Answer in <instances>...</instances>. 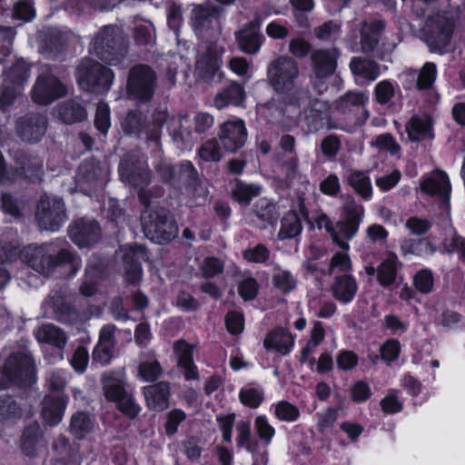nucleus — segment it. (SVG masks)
Returning a JSON list of instances; mask_svg holds the SVG:
<instances>
[{
    "instance_id": "57",
    "label": "nucleus",
    "mask_w": 465,
    "mask_h": 465,
    "mask_svg": "<svg viewBox=\"0 0 465 465\" xmlns=\"http://www.w3.org/2000/svg\"><path fill=\"white\" fill-rule=\"evenodd\" d=\"M165 431L168 436L175 434L179 425L186 419V413L180 409H173L166 415Z\"/></svg>"
},
{
    "instance_id": "38",
    "label": "nucleus",
    "mask_w": 465,
    "mask_h": 465,
    "mask_svg": "<svg viewBox=\"0 0 465 465\" xmlns=\"http://www.w3.org/2000/svg\"><path fill=\"white\" fill-rule=\"evenodd\" d=\"M58 117L65 124H74L86 118L85 109L74 101H68L58 108Z\"/></svg>"
},
{
    "instance_id": "42",
    "label": "nucleus",
    "mask_w": 465,
    "mask_h": 465,
    "mask_svg": "<svg viewBox=\"0 0 465 465\" xmlns=\"http://www.w3.org/2000/svg\"><path fill=\"white\" fill-rule=\"evenodd\" d=\"M94 428V420L85 412H77L71 418V432L79 439L84 438L93 431Z\"/></svg>"
},
{
    "instance_id": "8",
    "label": "nucleus",
    "mask_w": 465,
    "mask_h": 465,
    "mask_svg": "<svg viewBox=\"0 0 465 465\" xmlns=\"http://www.w3.org/2000/svg\"><path fill=\"white\" fill-rule=\"evenodd\" d=\"M167 121V129L173 140L180 148H186L192 144V134L187 128V119L180 117H172L168 119L165 112H158L153 116V127L152 130L146 129L147 136L152 141H158L161 135V126Z\"/></svg>"
},
{
    "instance_id": "61",
    "label": "nucleus",
    "mask_w": 465,
    "mask_h": 465,
    "mask_svg": "<svg viewBox=\"0 0 465 465\" xmlns=\"http://www.w3.org/2000/svg\"><path fill=\"white\" fill-rule=\"evenodd\" d=\"M223 270V262L214 257L205 258L201 264V272L204 277L211 278L222 272Z\"/></svg>"
},
{
    "instance_id": "28",
    "label": "nucleus",
    "mask_w": 465,
    "mask_h": 465,
    "mask_svg": "<svg viewBox=\"0 0 465 465\" xmlns=\"http://www.w3.org/2000/svg\"><path fill=\"white\" fill-rule=\"evenodd\" d=\"M263 343L266 349L285 355L292 350L294 342L288 330L278 328L268 333Z\"/></svg>"
},
{
    "instance_id": "21",
    "label": "nucleus",
    "mask_w": 465,
    "mask_h": 465,
    "mask_svg": "<svg viewBox=\"0 0 465 465\" xmlns=\"http://www.w3.org/2000/svg\"><path fill=\"white\" fill-rule=\"evenodd\" d=\"M123 253L125 279L130 283L139 282L142 278V268L138 260L144 257L142 246L125 245L120 251Z\"/></svg>"
},
{
    "instance_id": "62",
    "label": "nucleus",
    "mask_w": 465,
    "mask_h": 465,
    "mask_svg": "<svg viewBox=\"0 0 465 465\" xmlns=\"http://www.w3.org/2000/svg\"><path fill=\"white\" fill-rule=\"evenodd\" d=\"M270 252L262 244H258L253 248L245 250L243 257L245 260L251 262H264L269 258Z\"/></svg>"
},
{
    "instance_id": "20",
    "label": "nucleus",
    "mask_w": 465,
    "mask_h": 465,
    "mask_svg": "<svg viewBox=\"0 0 465 465\" xmlns=\"http://www.w3.org/2000/svg\"><path fill=\"white\" fill-rule=\"evenodd\" d=\"M260 21L253 20L244 25L235 33L239 48L246 54H255L262 44V35L259 33Z\"/></svg>"
},
{
    "instance_id": "32",
    "label": "nucleus",
    "mask_w": 465,
    "mask_h": 465,
    "mask_svg": "<svg viewBox=\"0 0 465 465\" xmlns=\"http://www.w3.org/2000/svg\"><path fill=\"white\" fill-rule=\"evenodd\" d=\"M45 125L44 118L31 116L19 124L18 133L23 140L33 143L44 134Z\"/></svg>"
},
{
    "instance_id": "3",
    "label": "nucleus",
    "mask_w": 465,
    "mask_h": 465,
    "mask_svg": "<svg viewBox=\"0 0 465 465\" xmlns=\"http://www.w3.org/2000/svg\"><path fill=\"white\" fill-rule=\"evenodd\" d=\"M35 369L30 353L23 350L13 353L0 371V387L9 384L27 386L35 382Z\"/></svg>"
},
{
    "instance_id": "13",
    "label": "nucleus",
    "mask_w": 465,
    "mask_h": 465,
    "mask_svg": "<svg viewBox=\"0 0 465 465\" xmlns=\"http://www.w3.org/2000/svg\"><path fill=\"white\" fill-rule=\"evenodd\" d=\"M117 28L105 26L94 41V50L96 55L110 65L121 64L123 55L115 51Z\"/></svg>"
},
{
    "instance_id": "54",
    "label": "nucleus",
    "mask_w": 465,
    "mask_h": 465,
    "mask_svg": "<svg viewBox=\"0 0 465 465\" xmlns=\"http://www.w3.org/2000/svg\"><path fill=\"white\" fill-rule=\"evenodd\" d=\"M347 252L348 251L342 250L332 256L329 265V273L331 274L338 272H347L351 271V262Z\"/></svg>"
},
{
    "instance_id": "58",
    "label": "nucleus",
    "mask_w": 465,
    "mask_h": 465,
    "mask_svg": "<svg viewBox=\"0 0 465 465\" xmlns=\"http://www.w3.org/2000/svg\"><path fill=\"white\" fill-rule=\"evenodd\" d=\"M96 128L103 134H106L111 126L109 106L104 103H99L94 119Z\"/></svg>"
},
{
    "instance_id": "4",
    "label": "nucleus",
    "mask_w": 465,
    "mask_h": 465,
    "mask_svg": "<svg viewBox=\"0 0 465 465\" xmlns=\"http://www.w3.org/2000/svg\"><path fill=\"white\" fill-rule=\"evenodd\" d=\"M141 220L146 237L158 243L169 242L178 234L176 223L165 210H146Z\"/></svg>"
},
{
    "instance_id": "29",
    "label": "nucleus",
    "mask_w": 465,
    "mask_h": 465,
    "mask_svg": "<svg viewBox=\"0 0 465 465\" xmlns=\"http://www.w3.org/2000/svg\"><path fill=\"white\" fill-rule=\"evenodd\" d=\"M36 340L41 343L52 344L62 349L66 343L65 333L54 324H42L34 331Z\"/></svg>"
},
{
    "instance_id": "18",
    "label": "nucleus",
    "mask_w": 465,
    "mask_h": 465,
    "mask_svg": "<svg viewBox=\"0 0 465 465\" xmlns=\"http://www.w3.org/2000/svg\"><path fill=\"white\" fill-rule=\"evenodd\" d=\"M119 173L123 182L132 186L143 188L148 184L150 174L147 168L141 160L133 161L129 157H125L120 163Z\"/></svg>"
},
{
    "instance_id": "41",
    "label": "nucleus",
    "mask_w": 465,
    "mask_h": 465,
    "mask_svg": "<svg viewBox=\"0 0 465 465\" xmlns=\"http://www.w3.org/2000/svg\"><path fill=\"white\" fill-rule=\"evenodd\" d=\"M349 184L364 200H370L372 196L371 179L366 173L361 171L352 172L348 177Z\"/></svg>"
},
{
    "instance_id": "51",
    "label": "nucleus",
    "mask_w": 465,
    "mask_h": 465,
    "mask_svg": "<svg viewBox=\"0 0 465 465\" xmlns=\"http://www.w3.org/2000/svg\"><path fill=\"white\" fill-rule=\"evenodd\" d=\"M436 75V64L430 62L426 63L417 75L416 87L420 90L430 88L434 83Z\"/></svg>"
},
{
    "instance_id": "2",
    "label": "nucleus",
    "mask_w": 465,
    "mask_h": 465,
    "mask_svg": "<svg viewBox=\"0 0 465 465\" xmlns=\"http://www.w3.org/2000/svg\"><path fill=\"white\" fill-rule=\"evenodd\" d=\"M53 244L42 246L29 245L18 252V245L11 242H0V263L10 262L19 253L23 262L27 263L35 272L47 275L58 265L69 266L74 272L81 267V260L72 252L62 249L57 257Z\"/></svg>"
},
{
    "instance_id": "46",
    "label": "nucleus",
    "mask_w": 465,
    "mask_h": 465,
    "mask_svg": "<svg viewBox=\"0 0 465 465\" xmlns=\"http://www.w3.org/2000/svg\"><path fill=\"white\" fill-rule=\"evenodd\" d=\"M273 286L282 293H288L296 288L297 282L292 273L287 270L278 268L272 275Z\"/></svg>"
},
{
    "instance_id": "19",
    "label": "nucleus",
    "mask_w": 465,
    "mask_h": 465,
    "mask_svg": "<svg viewBox=\"0 0 465 465\" xmlns=\"http://www.w3.org/2000/svg\"><path fill=\"white\" fill-rule=\"evenodd\" d=\"M369 101V94L367 92H347L343 95H341L339 99L336 100L334 108L330 107V115L331 122L338 125L337 129H344L340 124L335 122L336 112H349L351 113L353 109H362L364 110L365 104ZM328 127L327 123L323 125V127Z\"/></svg>"
},
{
    "instance_id": "64",
    "label": "nucleus",
    "mask_w": 465,
    "mask_h": 465,
    "mask_svg": "<svg viewBox=\"0 0 465 465\" xmlns=\"http://www.w3.org/2000/svg\"><path fill=\"white\" fill-rule=\"evenodd\" d=\"M142 118L137 112H130L122 122V128L126 134H138L141 131Z\"/></svg>"
},
{
    "instance_id": "22",
    "label": "nucleus",
    "mask_w": 465,
    "mask_h": 465,
    "mask_svg": "<svg viewBox=\"0 0 465 465\" xmlns=\"http://www.w3.org/2000/svg\"><path fill=\"white\" fill-rule=\"evenodd\" d=\"M217 10L212 6H196L193 9L191 25L198 36L217 27Z\"/></svg>"
},
{
    "instance_id": "39",
    "label": "nucleus",
    "mask_w": 465,
    "mask_h": 465,
    "mask_svg": "<svg viewBox=\"0 0 465 465\" xmlns=\"http://www.w3.org/2000/svg\"><path fill=\"white\" fill-rule=\"evenodd\" d=\"M162 373V367L154 356H141L138 377L144 382L157 380Z\"/></svg>"
},
{
    "instance_id": "36",
    "label": "nucleus",
    "mask_w": 465,
    "mask_h": 465,
    "mask_svg": "<svg viewBox=\"0 0 465 465\" xmlns=\"http://www.w3.org/2000/svg\"><path fill=\"white\" fill-rule=\"evenodd\" d=\"M224 53V46L221 44H213L197 60V68L207 72H213L220 66L221 57Z\"/></svg>"
},
{
    "instance_id": "44",
    "label": "nucleus",
    "mask_w": 465,
    "mask_h": 465,
    "mask_svg": "<svg viewBox=\"0 0 465 465\" xmlns=\"http://www.w3.org/2000/svg\"><path fill=\"white\" fill-rule=\"evenodd\" d=\"M397 256L390 255L380 264L377 270V277L381 285L388 286L394 282L397 272Z\"/></svg>"
},
{
    "instance_id": "60",
    "label": "nucleus",
    "mask_w": 465,
    "mask_h": 465,
    "mask_svg": "<svg viewBox=\"0 0 465 465\" xmlns=\"http://www.w3.org/2000/svg\"><path fill=\"white\" fill-rule=\"evenodd\" d=\"M289 51L293 56L303 58L310 53L311 45L302 37H295L289 42Z\"/></svg>"
},
{
    "instance_id": "52",
    "label": "nucleus",
    "mask_w": 465,
    "mask_h": 465,
    "mask_svg": "<svg viewBox=\"0 0 465 465\" xmlns=\"http://www.w3.org/2000/svg\"><path fill=\"white\" fill-rule=\"evenodd\" d=\"M254 213L257 219L267 223H272L277 214L276 206L265 198L257 202Z\"/></svg>"
},
{
    "instance_id": "9",
    "label": "nucleus",
    "mask_w": 465,
    "mask_h": 465,
    "mask_svg": "<svg viewBox=\"0 0 465 465\" xmlns=\"http://www.w3.org/2000/svg\"><path fill=\"white\" fill-rule=\"evenodd\" d=\"M104 396L111 401L117 403L118 409L130 418H134L140 412V406L134 401L131 394L124 389L122 378L114 374H105L103 377Z\"/></svg>"
},
{
    "instance_id": "55",
    "label": "nucleus",
    "mask_w": 465,
    "mask_h": 465,
    "mask_svg": "<svg viewBox=\"0 0 465 465\" xmlns=\"http://www.w3.org/2000/svg\"><path fill=\"white\" fill-rule=\"evenodd\" d=\"M376 101L381 104L389 103L395 94V86L389 80L379 82L374 90Z\"/></svg>"
},
{
    "instance_id": "14",
    "label": "nucleus",
    "mask_w": 465,
    "mask_h": 465,
    "mask_svg": "<svg viewBox=\"0 0 465 465\" xmlns=\"http://www.w3.org/2000/svg\"><path fill=\"white\" fill-rule=\"evenodd\" d=\"M420 190L431 196H437L443 201L447 210V222L450 224V210L448 201L450 194V183L447 174L437 171L427 177H424L420 183Z\"/></svg>"
},
{
    "instance_id": "6",
    "label": "nucleus",
    "mask_w": 465,
    "mask_h": 465,
    "mask_svg": "<svg viewBox=\"0 0 465 465\" xmlns=\"http://www.w3.org/2000/svg\"><path fill=\"white\" fill-rule=\"evenodd\" d=\"M155 84V73L149 66L143 64L134 66L127 79V95L132 100L148 102L153 95Z\"/></svg>"
},
{
    "instance_id": "43",
    "label": "nucleus",
    "mask_w": 465,
    "mask_h": 465,
    "mask_svg": "<svg viewBox=\"0 0 465 465\" xmlns=\"http://www.w3.org/2000/svg\"><path fill=\"white\" fill-rule=\"evenodd\" d=\"M21 416L20 403L10 396H0V421L12 422Z\"/></svg>"
},
{
    "instance_id": "53",
    "label": "nucleus",
    "mask_w": 465,
    "mask_h": 465,
    "mask_svg": "<svg viewBox=\"0 0 465 465\" xmlns=\"http://www.w3.org/2000/svg\"><path fill=\"white\" fill-rule=\"evenodd\" d=\"M371 145L377 148L379 151H387L391 155H397L400 153V145L389 134H382L375 137L371 142Z\"/></svg>"
},
{
    "instance_id": "15",
    "label": "nucleus",
    "mask_w": 465,
    "mask_h": 465,
    "mask_svg": "<svg viewBox=\"0 0 465 465\" xmlns=\"http://www.w3.org/2000/svg\"><path fill=\"white\" fill-rule=\"evenodd\" d=\"M69 235L78 247H90L100 240L101 230L94 220L79 219L71 226Z\"/></svg>"
},
{
    "instance_id": "34",
    "label": "nucleus",
    "mask_w": 465,
    "mask_h": 465,
    "mask_svg": "<svg viewBox=\"0 0 465 465\" xmlns=\"http://www.w3.org/2000/svg\"><path fill=\"white\" fill-rule=\"evenodd\" d=\"M381 29V25L380 22L371 24L361 23L360 45L356 44L354 46H352V49L354 51L361 50L362 52L372 51L378 44Z\"/></svg>"
},
{
    "instance_id": "37",
    "label": "nucleus",
    "mask_w": 465,
    "mask_h": 465,
    "mask_svg": "<svg viewBox=\"0 0 465 465\" xmlns=\"http://www.w3.org/2000/svg\"><path fill=\"white\" fill-rule=\"evenodd\" d=\"M302 231L301 219L295 212L287 213L281 221V228L278 232L280 240L294 238Z\"/></svg>"
},
{
    "instance_id": "25",
    "label": "nucleus",
    "mask_w": 465,
    "mask_h": 465,
    "mask_svg": "<svg viewBox=\"0 0 465 465\" xmlns=\"http://www.w3.org/2000/svg\"><path fill=\"white\" fill-rule=\"evenodd\" d=\"M147 406L156 411L165 410L169 405L170 387L166 382H159L143 388Z\"/></svg>"
},
{
    "instance_id": "10",
    "label": "nucleus",
    "mask_w": 465,
    "mask_h": 465,
    "mask_svg": "<svg viewBox=\"0 0 465 465\" xmlns=\"http://www.w3.org/2000/svg\"><path fill=\"white\" fill-rule=\"evenodd\" d=\"M452 30L453 23L450 19L437 16L427 22L423 37L431 51L443 53L450 45Z\"/></svg>"
},
{
    "instance_id": "35",
    "label": "nucleus",
    "mask_w": 465,
    "mask_h": 465,
    "mask_svg": "<svg viewBox=\"0 0 465 465\" xmlns=\"http://www.w3.org/2000/svg\"><path fill=\"white\" fill-rule=\"evenodd\" d=\"M45 441L37 424L28 427L22 437V449L28 456H35L45 450Z\"/></svg>"
},
{
    "instance_id": "17",
    "label": "nucleus",
    "mask_w": 465,
    "mask_h": 465,
    "mask_svg": "<svg viewBox=\"0 0 465 465\" xmlns=\"http://www.w3.org/2000/svg\"><path fill=\"white\" fill-rule=\"evenodd\" d=\"M65 94V87L53 75H41L32 92L33 100L39 104H47Z\"/></svg>"
},
{
    "instance_id": "23",
    "label": "nucleus",
    "mask_w": 465,
    "mask_h": 465,
    "mask_svg": "<svg viewBox=\"0 0 465 465\" xmlns=\"http://www.w3.org/2000/svg\"><path fill=\"white\" fill-rule=\"evenodd\" d=\"M64 394L47 395L43 401L42 416L48 425H55L62 420L67 404Z\"/></svg>"
},
{
    "instance_id": "40",
    "label": "nucleus",
    "mask_w": 465,
    "mask_h": 465,
    "mask_svg": "<svg viewBox=\"0 0 465 465\" xmlns=\"http://www.w3.org/2000/svg\"><path fill=\"white\" fill-rule=\"evenodd\" d=\"M401 251L404 255L412 254L423 257L433 254L436 248L428 239H408L402 242Z\"/></svg>"
},
{
    "instance_id": "50",
    "label": "nucleus",
    "mask_w": 465,
    "mask_h": 465,
    "mask_svg": "<svg viewBox=\"0 0 465 465\" xmlns=\"http://www.w3.org/2000/svg\"><path fill=\"white\" fill-rule=\"evenodd\" d=\"M254 429L261 440L269 445L275 436V429L264 415H259L254 420Z\"/></svg>"
},
{
    "instance_id": "63",
    "label": "nucleus",
    "mask_w": 465,
    "mask_h": 465,
    "mask_svg": "<svg viewBox=\"0 0 465 465\" xmlns=\"http://www.w3.org/2000/svg\"><path fill=\"white\" fill-rule=\"evenodd\" d=\"M336 362L340 370L351 371L358 364V356L353 351H342L338 354Z\"/></svg>"
},
{
    "instance_id": "45",
    "label": "nucleus",
    "mask_w": 465,
    "mask_h": 465,
    "mask_svg": "<svg viewBox=\"0 0 465 465\" xmlns=\"http://www.w3.org/2000/svg\"><path fill=\"white\" fill-rule=\"evenodd\" d=\"M262 186L257 183H245L238 181L232 189L233 198L241 203H248L262 193Z\"/></svg>"
},
{
    "instance_id": "12",
    "label": "nucleus",
    "mask_w": 465,
    "mask_h": 465,
    "mask_svg": "<svg viewBox=\"0 0 465 465\" xmlns=\"http://www.w3.org/2000/svg\"><path fill=\"white\" fill-rule=\"evenodd\" d=\"M219 139L227 152L234 153L242 148L247 140V129L243 120L233 118L222 124Z\"/></svg>"
},
{
    "instance_id": "16",
    "label": "nucleus",
    "mask_w": 465,
    "mask_h": 465,
    "mask_svg": "<svg viewBox=\"0 0 465 465\" xmlns=\"http://www.w3.org/2000/svg\"><path fill=\"white\" fill-rule=\"evenodd\" d=\"M29 77L25 63L18 62L5 74V86L0 95V105L5 108L12 104L19 94V88L23 82Z\"/></svg>"
},
{
    "instance_id": "1",
    "label": "nucleus",
    "mask_w": 465,
    "mask_h": 465,
    "mask_svg": "<svg viewBox=\"0 0 465 465\" xmlns=\"http://www.w3.org/2000/svg\"><path fill=\"white\" fill-rule=\"evenodd\" d=\"M299 68L295 60L282 55L268 65V78L274 90L282 94L286 105L285 113L298 114L312 133L323 128L327 123L329 128H338L331 122L330 107L326 101L311 98L305 90L297 88Z\"/></svg>"
},
{
    "instance_id": "48",
    "label": "nucleus",
    "mask_w": 465,
    "mask_h": 465,
    "mask_svg": "<svg viewBox=\"0 0 465 465\" xmlns=\"http://www.w3.org/2000/svg\"><path fill=\"white\" fill-rule=\"evenodd\" d=\"M274 416L282 421L294 422L300 417V411L292 403L282 401L274 405Z\"/></svg>"
},
{
    "instance_id": "27",
    "label": "nucleus",
    "mask_w": 465,
    "mask_h": 465,
    "mask_svg": "<svg viewBox=\"0 0 465 465\" xmlns=\"http://www.w3.org/2000/svg\"><path fill=\"white\" fill-rule=\"evenodd\" d=\"M336 56L334 50H319L312 54L314 73L319 81L333 74L336 67Z\"/></svg>"
},
{
    "instance_id": "24",
    "label": "nucleus",
    "mask_w": 465,
    "mask_h": 465,
    "mask_svg": "<svg viewBox=\"0 0 465 465\" xmlns=\"http://www.w3.org/2000/svg\"><path fill=\"white\" fill-rule=\"evenodd\" d=\"M173 351L178 361V365L183 371L186 380H198V369L193 361V348L184 341H177L173 344Z\"/></svg>"
},
{
    "instance_id": "30",
    "label": "nucleus",
    "mask_w": 465,
    "mask_h": 465,
    "mask_svg": "<svg viewBox=\"0 0 465 465\" xmlns=\"http://www.w3.org/2000/svg\"><path fill=\"white\" fill-rule=\"evenodd\" d=\"M406 131L411 141L432 138V123L428 115L413 116L406 124Z\"/></svg>"
},
{
    "instance_id": "56",
    "label": "nucleus",
    "mask_w": 465,
    "mask_h": 465,
    "mask_svg": "<svg viewBox=\"0 0 465 465\" xmlns=\"http://www.w3.org/2000/svg\"><path fill=\"white\" fill-rule=\"evenodd\" d=\"M413 282L415 288L422 292L429 293L433 288V275L432 272L428 269H422L419 271L414 278Z\"/></svg>"
},
{
    "instance_id": "11",
    "label": "nucleus",
    "mask_w": 465,
    "mask_h": 465,
    "mask_svg": "<svg viewBox=\"0 0 465 465\" xmlns=\"http://www.w3.org/2000/svg\"><path fill=\"white\" fill-rule=\"evenodd\" d=\"M36 219L42 229L57 231L65 220L63 201L58 197L42 196L37 205Z\"/></svg>"
},
{
    "instance_id": "31",
    "label": "nucleus",
    "mask_w": 465,
    "mask_h": 465,
    "mask_svg": "<svg viewBox=\"0 0 465 465\" xmlns=\"http://www.w3.org/2000/svg\"><path fill=\"white\" fill-rule=\"evenodd\" d=\"M244 97L243 88L240 84L233 83L218 93L214 97L213 103L217 109L222 110L230 104L241 105Z\"/></svg>"
},
{
    "instance_id": "7",
    "label": "nucleus",
    "mask_w": 465,
    "mask_h": 465,
    "mask_svg": "<svg viewBox=\"0 0 465 465\" xmlns=\"http://www.w3.org/2000/svg\"><path fill=\"white\" fill-rule=\"evenodd\" d=\"M345 220L333 226L331 236L341 250L348 251L350 246L346 241L351 240L357 234L364 215V208L351 201L345 205Z\"/></svg>"
},
{
    "instance_id": "26",
    "label": "nucleus",
    "mask_w": 465,
    "mask_h": 465,
    "mask_svg": "<svg viewBox=\"0 0 465 465\" xmlns=\"http://www.w3.org/2000/svg\"><path fill=\"white\" fill-rule=\"evenodd\" d=\"M350 67L358 84L373 82L381 74L379 64L367 59L353 58L351 61Z\"/></svg>"
},
{
    "instance_id": "33",
    "label": "nucleus",
    "mask_w": 465,
    "mask_h": 465,
    "mask_svg": "<svg viewBox=\"0 0 465 465\" xmlns=\"http://www.w3.org/2000/svg\"><path fill=\"white\" fill-rule=\"evenodd\" d=\"M358 290L354 278L349 275L337 277L332 284L333 296L342 303L351 302Z\"/></svg>"
},
{
    "instance_id": "49",
    "label": "nucleus",
    "mask_w": 465,
    "mask_h": 465,
    "mask_svg": "<svg viewBox=\"0 0 465 465\" xmlns=\"http://www.w3.org/2000/svg\"><path fill=\"white\" fill-rule=\"evenodd\" d=\"M236 430L238 446L245 448L251 453H254L257 444L251 440V421L241 420L237 425Z\"/></svg>"
},
{
    "instance_id": "59",
    "label": "nucleus",
    "mask_w": 465,
    "mask_h": 465,
    "mask_svg": "<svg viewBox=\"0 0 465 465\" xmlns=\"http://www.w3.org/2000/svg\"><path fill=\"white\" fill-rule=\"evenodd\" d=\"M339 409L327 408L318 414L317 426L321 431L329 429L334 425L338 419Z\"/></svg>"
},
{
    "instance_id": "47",
    "label": "nucleus",
    "mask_w": 465,
    "mask_h": 465,
    "mask_svg": "<svg viewBox=\"0 0 465 465\" xmlns=\"http://www.w3.org/2000/svg\"><path fill=\"white\" fill-rule=\"evenodd\" d=\"M198 156L205 162H218L223 157L222 148L215 139H211L203 143L198 149Z\"/></svg>"
},
{
    "instance_id": "5",
    "label": "nucleus",
    "mask_w": 465,
    "mask_h": 465,
    "mask_svg": "<svg viewBox=\"0 0 465 465\" xmlns=\"http://www.w3.org/2000/svg\"><path fill=\"white\" fill-rule=\"evenodd\" d=\"M76 76L83 90L94 93L107 92L114 79L112 70L92 61L83 62L77 69Z\"/></svg>"
}]
</instances>
